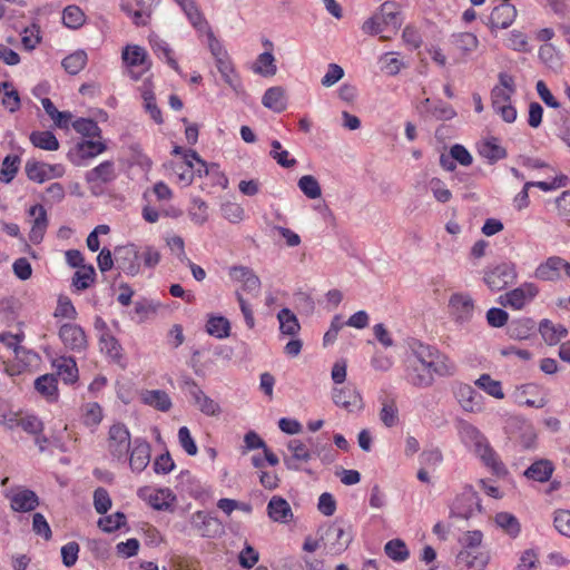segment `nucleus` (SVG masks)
Wrapping results in <instances>:
<instances>
[{
    "instance_id": "nucleus-17",
    "label": "nucleus",
    "mask_w": 570,
    "mask_h": 570,
    "mask_svg": "<svg viewBox=\"0 0 570 570\" xmlns=\"http://www.w3.org/2000/svg\"><path fill=\"white\" fill-rule=\"evenodd\" d=\"M515 17V7L509 3L508 0H503L501 4L493 8L489 18V26L491 29H507L512 24Z\"/></svg>"
},
{
    "instance_id": "nucleus-45",
    "label": "nucleus",
    "mask_w": 570,
    "mask_h": 570,
    "mask_svg": "<svg viewBox=\"0 0 570 570\" xmlns=\"http://www.w3.org/2000/svg\"><path fill=\"white\" fill-rule=\"evenodd\" d=\"M474 384L495 399H503L504 393L499 381L492 380L489 374H482Z\"/></svg>"
},
{
    "instance_id": "nucleus-14",
    "label": "nucleus",
    "mask_w": 570,
    "mask_h": 570,
    "mask_svg": "<svg viewBox=\"0 0 570 570\" xmlns=\"http://www.w3.org/2000/svg\"><path fill=\"white\" fill-rule=\"evenodd\" d=\"M332 399L337 406L343 407L347 412H356L363 409L362 397L352 386L334 389Z\"/></svg>"
},
{
    "instance_id": "nucleus-26",
    "label": "nucleus",
    "mask_w": 570,
    "mask_h": 570,
    "mask_svg": "<svg viewBox=\"0 0 570 570\" xmlns=\"http://www.w3.org/2000/svg\"><path fill=\"white\" fill-rule=\"evenodd\" d=\"M150 461V445L146 441L136 440L131 450L129 464L132 471L141 472Z\"/></svg>"
},
{
    "instance_id": "nucleus-1",
    "label": "nucleus",
    "mask_w": 570,
    "mask_h": 570,
    "mask_svg": "<svg viewBox=\"0 0 570 570\" xmlns=\"http://www.w3.org/2000/svg\"><path fill=\"white\" fill-rule=\"evenodd\" d=\"M405 379L416 387L432 385L435 376H452L456 367L450 358H405Z\"/></svg>"
},
{
    "instance_id": "nucleus-10",
    "label": "nucleus",
    "mask_w": 570,
    "mask_h": 570,
    "mask_svg": "<svg viewBox=\"0 0 570 570\" xmlns=\"http://www.w3.org/2000/svg\"><path fill=\"white\" fill-rule=\"evenodd\" d=\"M130 448V433L127 428L117 423L114 424L109 430L108 438V450L112 456L117 459H124Z\"/></svg>"
},
{
    "instance_id": "nucleus-47",
    "label": "nucleus",
    "mask_w": 570,
    "mask_h": 570,
    "mask_svg": "<svg viewBox=\"0 0 570 570\" xmlns=\"http://www.w3.org/2000/svg\"><path fill=\"white\" fill-rule=\"evenodd\" d=\"M62 21L70 29H78L85 22V13L77 6H68L63 10Z\"/></svg>"
},
{
    "instance_id": "nucleus-23",
    "label": "nucleus",
    "mask_w": 570,
    "mask_h": 570,
    "mask_svg": "<svg viewBox=\"0 0 570 570\" xmlns=\"http://www.w3.org/2000/svg\"><path fill=\"white\" fill-rule=\"evenodd\" d=\"M568 262L558 256L549 257L544 263L540 264L534 275L542 281H556L560 276L561 268H567Z\"/></svg>"
},
{
    "instance_id": "nucleus-42",
    "label": "nucleus",
    "mask_w": 570,
    "mask_h": 570,
    "mask_svg": "<svg viewBox=\"0 0 570 570\" xmlns=\"http://www.w3.org/2000/svg\"><path fill=\"white\" fill-rule=\"evenodd\" d=\"M95 275L96 272L92 265L81 266L73 275L72 285L78 291H83L94 283Z\"/></svg>"
},
{
    "instance_id": "nucleus-31",
    "label": "nucleus",
    "mask_w": 570,
    "mask_h": 570,
    "mask_svg": "<svg viewBox=\"0 0 570 570\" xmlns=\"http://www.w3.org/2000/svg\"><path fill=\"white\" fill-rule=\"evenodd\" d=\"M456 396L465 411L473 412L481 407L480 400L482 396L471 385L461 384L458 387Z\"/></svg>"
},
{
    "instance_id": "nucleus-61",
    "label": "nucleus",
    "mask_w": 570,
    "mask_h": 570,
    "mask_svg": "<svg viewBox=\"0 0 570 570\" xmlns=\"http://www.w3.org/2000/svg\"><path fill=\"white\" fill-rule=\"evenodd\" d=\"M94 507L99 514H105L111 507L109 493L104 488H98L94 492Z\"/></svg>"
},
{
    "instance_id": "nucleus-57",
    "label": "nucleus",
    "mask_w": 570,
    "mask_h": 570,
    "mask_svg": "<svg viewBox=\"0 0 570 570\" xmlns=\"http://www.w3.org/2000/svg\"><path fill=\"white\" fill-rule=\"evenodd\" d=\"M126 521V517L122 512H116L112 514H109L107 517L100 518L98 521V527L107 532L110 533L117 529H119Z\"/></svg>"
},
{
    "instance_id": "nucleus-51",
    "label": "nucleus",
    "mask_w": 570,
    "mask_h": 570,
    "mask_svg": "<svg viewBox=\"0 0 570 570\" xmlns=\"http://www.w3.org/2000/svg\"><path fill=\"white\" fill-rule=\"evenodd\" d=\"M77 149L82 158H92L104 153L106 145L99 140L85 139L77 144Z\"/></svg>"
},
{
    "instance_id": "nucleus-64",
    "label": "nucleus",
    "mask_w": 570,
    "mask_h": 570,
    "mask_svg": "<svg viewBox=\"0 0 570 570\" xmlns=\"http://www.w3.org/2000/svg\"><path fill=\"white\" fill-rule=\"evenodd\" d=\"M20 428L29 434L38 435L43 431V423L36 415H24L21 416Z\"/></svg>"
},
{
    "instance_id": "nucleus-50",
    "label": "nucleus",
    "mask_w": 570,
    "mask_h": 570,
    "mask_svg": "<svg viewBox=\"0 0 570 570\" xmlns=\"http://www.w3.org/2000/svg\"><path fill=\"white\" fill-rule=\"evenodd\" d=\"M141 97L144 99L145 110L149 114L150 118L156 124H163L164 119H163L161 110L159 109V107L156 104V98H155L154 92L150 89H144Z\"/></svg>"
},
{
    "instance_id": "nucleus-39",
    "label": "nucleus",
    "mask_w": 570,
    "mask_h": 570,
    "mask_svg": "<svg viewBox=\"0 0 570 570\" xmlns=\"http://www.w3.org/2000/svg\"><path fill=\"white\" fill-rule=\"evenodd\" d=\"M384 551L389 558L396 562H403L410 557V551L401 539H393L386 542Z\"/></svg>"
},
{
    "instance_id": "nucleus-8",
    "label": "nucleus",
    "mask_w": 570,
    "mask_h": 570,
    "mask_svg": "<svg viewBox=\"0 0 570 570\" xmlns=\"http://www.w3.org/2000/svg\"><path fill=\"white\" fill-rule=\"evenodd\" d=\"M190 524L204 538H217L225 531L223 523L216 517L204 511L193 513Z\"/></svg>"
},
{
    "instance_id": "nucleus-36",
    "label": "nucleus",
    "mask_w": 570,
    "mask_h": 570,
    "mask_svg": "<svg viewBox=\"0 0 570 570\" xmlns=\"http://www.w3.org/2000/svg\"><path fill=\"white\" fill-rule=\"evenodd\" d=\"M206 332L217 338L229 336L230 323L224 316H209L206 323Z\"/></svg>"
},
{
    "instance_id": "nucleus-58",
    "label": "nucleus",
    "mask_w": 570,
    "mask_h": 570,
    "mask_svg": "<svg viewBox=\"0 0 570 570\" xmlns=\"http://www.w3.org/2000/svg\"><path fill=\"white\" fill-rule=\"evenodd\" d=\"M223 216L233 224H238L244 219V208L235 202H226L222 205Z\"/></svg>"
},
{
    "instance_id": "nucleus-43",
    "label": "nucleus",
    "mask_w": 570,
    "mask_h": 570,
    "mask_svg": "<svg viewBox=\"0 0 570 570\" xmlns=\"http://www.w3.org/2000/svg\"><path fill=\"white\" fill-rule=\"evenodd\" d=\"M297 186L301 191L311 199H316L322 195L320 183L312 175L302 176L297 181Z\"/></svg>"
},
{
    "instance_id": "nucleus-48",
    "label": "nucleus",
    "mask_w": 570,
    "mask_h": 570,
    "mask_svg": "<svg viewBox=\"0 0 570 570\" xmlns=\"http://www.w3.org/2000/svg\"><path fill=\"white\" fill-rule=\"evenodd\" d=\"M495 523L513 538L517 537L520 532V523L518 519L511 513H498L495 515Z\"/></svg>"
},
{
    "instance_id": "nucleus-7",
    "label": "nucleus",
    "mask_w": 570,
    "mask_h": 570,
    "mask_svg": "<svg viewBox=\"0 0 570 570\" xmlns=\"http://www.w3.org/2000/svg\"><path fill=\"white\" fill-rule=\"evenodd\" d=\"M320 540L324 542L328 553L340 554L350 546L352 535L344 528L333 523L321 533Z\"/></svg>"
},
{
    "instance_id": "nucleus-52",
    "label": "nucleus",
    "mask_w": 570,
    "mask_h": 570,
    "mask_svg": "<svg viewBox=\"0 0 570 570\" xmlns=\"http://www.w3.org/2000/svg\"><path fill=\"white\" fill-rule=\"evenodd\" d=\"M20 163V157L17 155H8L3 159L1 167L2 181L9 184L14 178L19 170Z\"/></svg>"
},
{
    "instance_id": "nucleus-35",
    "label": "nucleus",
    "mask_w": 570,
    "mask_h": 570,
    "mask_svg": "<svg viewBox=\"0 0 570 570\" xmlns=\"http://www.w3.org/2000/svg\"><path fill=\"white\" fill-rule=\"evenodd\" d=\"M452 43L463 56H468L479 47V39L474 33L460 32L452 36Z\"/></svg>"
},
{
    "instance_id": "nucleus-38",
    "label": "nucleus",
    "mask_w": 570,
    "mask_h": 570,
    "mask_svg": "<svg viewBox=\"0 0 570 570\" xmlns=\"http://www.w3.org/2000/svg\"><path fill=\"white\" fill-rule=\"evenodd\" d=\"M122 60L130 67L142 66L147 60V51L137 45H128L122 50Z\"/></svg>"
},
{
    "instance_id": "nucleus-21",
    "label": "nucleus",
    "mask_w": 570,
    "mask_h": 570,
    "mask_svg": "<svg viewBox=\"0 0 570 570\" xmlns=\"http://www.w3.org/2000/svg\"><path fill=\"white\" fill-rule=\"evenodd\" d=\"M189 394L191 395L194 403L198 406L199 411L208 416H217L220 413V406L217 402L206 395L197 384L188 383Z\"/></svg>"
},
{
    "instance_id": "nucleus-49",
    "label": "nucleus",
    "mask_w": 570,
    "mask_h": 570,
    "mask_svg": "<svg viewBox=\"0 0 570 570\" xmlns=\"http://www.w3.org/2000/svg\"><path fill=\"white\" fill-rule=\"evenodd\" d=\"M24 171L27 177L35 183L42 184L48 180L45 163L30 159L24 165Z\"/></svg>"
},
{
    "instance_id": "nucleus-20",
    "label": "nucleus",
    "mask_w": 570,
    "mask_h": 570,
    "mask_svg": "<svg viewBox=\"0 0 570 570\" xmlns=\"http://www.w3.org/2000/svg\"><path fill=\"white\" fill-rule=\"evenodd\" d=\"M375 16L379 18L380 22H382L384 30L392 27L396 32L402 24L401 11L396 2L385 1L381 4L380 10Z\"/></svg>"
},
{
    "instance_id": "nucleus-15",
    "label": "nucleus",
    "mask_w": 570,
    "mask_h": 570,
    "mask_svg": "<svg viewBox=\"0 0 570 570\" xmlns=\"http://www.w3.org/2000/svg\"><path fill=\"white\" fill-rule=\"evenodd\" d=\"M117 268L128 275L139 272L138 252L134 245L118 247L115 253Z\"/></svg>"
},
{
    "instance_id": "nucleus-13",
    "label": "nucleus",
    "mask_w": 570,
    "mask_h": 570,
    "mask_svg": "<svg viewBox=\"0 0 570 570\" xmlns=\"http://www.w3.org/2000/svg\"><path fill=\"white\" fill-rule=\"evenodd\" d=\"M287 450L291 455L284 456V464L288 470L298 471L301 463H306L312 459V450L302 440H291L287 443Z\"/></svg>"
},
{
    "instance_id": "nucleus-16",
    "label": "nucleus",
    "mask_w": 570,
    "mask_h": 570,
    "mask_svg": "<svg viewBox=\"0 0 570 570\" xmlns=\"http://www.w3.org/2000/svg\"><path fill=\"white\" fill-rule=\"evenodd\" d=\"M31 220L29 238L33 244H39L48 227L47 212L42 205H33L28 210Z\"/></svg>"
},
{
    "instance_id": "nucleus-6",
    "label": "nucleus",
    "mask_w": 570,
    "mask_h": 570,
    "mask_svg": "<svg viewBox=\"0 0 570 570\" xmlns=\"http://www.w3.org/2000/svg\"><path fill=\"white\" fill-rule=\"evenodd\" d=\"M481 510L479 494L471 485L464 487L452 504V514L462 519H469Z\"/></svg>"
},
{
    "instance_id": "nucleus-40",
    "label": "nucleus",
    "mask_w": 570,
    "mask_h": 570,
    "mask_svg": "<svg viewBox=\"0 0 570 570\" xmlns=\"http://www.w3.org/2000/svg\"><path fill=\"white\" fill-rule=\"evenodd\" d=\"M480 155L491 163L503 159L507 156L505 149L498 144L495 138L484 141L480 147Z\"/></svg>"
},
{
    "instance_id": "nucleus-46",
    "label": "nucleus",
    "mask_w": 570,
    "mask_h": 570,
    "mask_svg": "<svg viewBox=\"0 0 570 570\" xmlns=\"http://www.w3.org/2000/svg\"><path fill=\"white\" fill-rule=\"evenodd\" d=\"M87 62V53L85 51H76L62 60V66L70 75H77L81 71Z\"/></svg>"
},
{
    "instance_id": "nucleus-34",
    "label": "nucleus",
    "mask_w": 570,
    "mask_h": 570,
    "mask_svg": "<svg viewBox=\"0 0 570 570\" xmlns=\"http://www.w3.org/2000/svg\"><path fill=\"white\" fill-rule=\"evenodd\" d=\"M253 71L263 77H273L277 72L275 65V58L271 51L261 53L255 63L253 65Z\"/></svg>"
},
{
    "instance_id": "nucleus-44",
    "label": "nucleus",
    "mask_w": 570,
    "mask_h": 570,
    "mask_svg": "<svg viewBox=\"0 0 570 570\" xmlns=\"http://www.w3.org/2000/svg\"><path fill=\"white\" fill-rule=\"evenodd\" d=\"M277 317L282 333L294 335L299 330V324L296 316L288 308L281 309Z\"/></svg>"
},
{
    "instance_id": "nucleus-62",
    "label": "nucleus",
    "mask_w": 570,
    "mask_h": 570,
    "mask_svg": "<svg viewBox=\"0 0 570 570\" xmlns=\"http://www.w3.org/2000/svg\"><path fill=\"white\" fill-rule=\"evenodd\" d=\"M406 350L405 354H411L412 356H432L433 352L429 345H424L422 342L414 337H410L405 341Z\"/></svg>"
},
{
    "instance_id": "nucleus-30",
    "label": "nucleus",
    "mask_w": 570,
    "mask_h": 570,
    "mask_svg": "<svg viewBox=\"0 0 570 570\" xmlns=\"http://www.w3.org/2000/svg\"><path fill=\"white\" fill-rule=\"evenodd\" d=\"M141 401L154 409L167 412L171 407L169 395L161 390H146L141 393Z\"/></svg>"
},
{
    "instance_id": "nucleus-28",
    "label": "nucleus",
    "mask_w": 570,
    "mask_h": 570,
    "mask_svg": "<svg viewBox=\"0 0 570 570\" xmlns=\"http://www.w3.org/2000/svg\"><path fill=\"white\" fill-rule=\"evenodd\" d=\"M56 377H60L66 384H72L78 380V367L75 358H53Z\"/></svg>"
},
{
    "instance_id": "nucleus-56",
    "label": "nucleus",
    "mask_w": 570,
    "mask_h": 570,
    "mask_svg": "<svg viewBox=\"0 0 570 570\" xmlns=\"http://www.w3.org/2000/svg\"><path fill=\"white\" fill-rule=\"evenodd\" d=\"M190 219L196 225H204L208 220V206L207 204L199 199L195 198L193 200V207L189 210Z\"/></svg>"
},
{
    "instance_id": "nucleus-60",
    "label": "nucleus",
    "mask_w": 570,
    "mask_h": 570,
    "mask_svg": "<svg viewBox=\"0 0 570 570\" xmlns=\"http://www.w3.org/2000/svg\"><path fill=\"white\" fill-rule=\"evenodd\" d=\"M308 442L313 448L312 454L313 453L316 454L322 460V462H324L326 464L334 462L335 454L330 444H327V443L321 444L318 442H314V440L312 438L308 439Z\"/></svg>"
},
{
    "instance_id": "nucleus-37",
    "label": "nucleus",
    "mask_w": 570,
    "mask_h": 570,
    "mask_svg": "<svg viewBox=\"0 0 570 570\" xmlns=\"http://www.w3.org/2000/svg\"><path fill=\"white\" fill-rule=\"evenodd\" d=\"M30 141L37 148L53 151L59 148V141L51 131H32Z\"/></svg>"
},
{
    "instance_id": "nucleus-19",
    "label": "nucleus",
    "mask_w": 570,
    "mask_h": 570,
    "mask_svg": "<svg viewBox=\"0 0 570 570\" xmlns=\"http://www.w3.org/2000/svg\"><path fill=\"white\" fill-rule=\"evenodd\" d=\"M449 306L456 321H469L474 311V302L469 294L456 293L450 298Z\"/></svg>"
},
{
    "instance_id": "nucleus-59",
    "label": "nucleus",
    "mask_w": 570,
    "mask_h": 570,
    "mask_svg": "<svg viewBox=\"0 0 570 570\" xmlns=\"http://www.w3.org/2000/svg\"><path fill=\"white\" fill-rule=\"evenodd\" d=\"M553 524L560 534L570 538V510H557L554 512Z\"/></svg>"
},
{
    "instance_id": "nucleus-11",
    "label": "nucleus",
    "mask_w": 570,
    "mask_h": 570,
    "mask_svg": "<svg viewBox=\"0 0 570 570\" xmlns=\"http://www.w3.org/2000/svg\"><path fill=\"white\" fill-rule=\"evenodd\" d=\"M474 434V451L475 454L482 460V462L491 468L495 473H500L504 470V465L498 459L497 453L490 446L487 439L476 430L472 429Z\"/></svg>"
},
{
    "instance_id": "nucleus-32",
    "label": "nucleus",
    "mask_w": 570,
    "mask_h": 570,
    "mask_svg": "<svg viewBox=\"0 0 570 570\" xmlns=\"http://www.w3.org/2000/svg\"><path fill=\"white\" fill-rule=\"evenodd\" d=\"M86 181L89 184H107L115 178V168L111 161H104L86 173Z\"/></svg>"
},
{
    "instance_id": "nucleus-27",
    "label": "nucleus",
    "mask_w": 570,
    "mask_h": 570,
    "mask_svg": "<svg viewBox=\"0 0 570 570\" xmlns=\"http://www.w3.org/2000/svg\"><path fill=\"white\" fill-rule=\"evenodd\" d=\"M262 104L264 107L275 112L284 111L287 108V97L285 89L281 86L268 88L262 98Z\"/></svg>"
},
{
    "instance_id": "nucleus-4",
    "label": "nucleus",
    "mask_w": 570,
    "mask_h": 570,
    "mask_svg": "<svg viewBox=\"0 0 570 570\" xmlns=\"http://www.w3.org/2000/svg\"><path fill=\"white\" fill-rule=\"evenodd\" d=\"M174 171L184 185L188 186L193 183L194 176H203L208 174L207 164L199 157L195 150H187L184 154V161L174 165Z\"/></svg>"
},
{
    "instance_id": "nucleus-54",
    "label": "nucleus",
    "mask_w": 570,
    "mask_h": 570,
    "mask_svg": "<svg viewBox=\"0 0 570 570\" xmlns=\"http://www.w3.org/2000/svg\"><path fill=\"white\" fill-rule=\"evenodd\" d=\"M180 8L184 10L193 26L196 27L198 30H205L208 27L195 0L188 1Z\"/></svg>"
},
{
    "instance_id": "nucleus-63",
    "label": "nucleus",
    "mask_w": 570,
    "mask_h": 570,
    "mask_svg": "<svg viewBox=\"0 0 570 570\" xmlns=\"http://www.w3.org/2000/svg\"><path fill=\"white\" fill-rule=\"evenodd\" d=\"M102 419V410L98 403H88L85 406L83 423L87 426H96Z\"/></svg>"
},
{
    "instance_id": "nucleus-53",
    "label": "nucleus",
    "mask_w": 570,
    "mask_h": 570,
    "mask_svg": "<svg viewBox=\"0 0 570 570\" xmlns=\"http://www.w3.org/2000/svg\"><path fill=\"white\" fill-rule=\"evenodd\" d=\"M0 87L4 90V96L2 98V105L10 111L14 112L20 108V97L16 89L12 88V85L8 81H3Z\"/></svg>"
},
{
    "instance_id": "nucleus-22",
    "label": "nucleus",
    "mask_w": 570,
    "mask_h": 570,
    "mask_svg": "<svg viewBox=\"0 0 570 570\" xmlns=\"http://www.w3.org/2000/svg\"><path fill=\"white\" fill-rule=\"evenodd\" d=\"M59 336L62 343L72 351H80L86 345V335L76 324H65L60 327Z\"/></svg>"
},
{
    "instance_id": "nucleus-25",
    "label": "nucleus",
    "mask_w": 570,
    "mask_h": 570,
    "mask_svg": "<svg viewBox=\"0 0 570 570\" xmlns=\"http://www.w3.org/2000/svg\"><path fill=\"white\" fill-rule=\"evenodd\" d=\"M554 471V464L548 459H539L534 461L524 472L523 475L537 482H548Z\"/></svg>"
},
{
    "instance_id": "nucleus-55",
    "label": "nucleus",
    "mask_w": 570,
    "mask_h": 570,
    "mask_svg": "<svg viewBox=\"0 0 570 570\" xmlns=\"http://www.w3.org/2000/svg\"><path fill=\"white\" fill-rule=\"evenodd\" d=\"M72 127L77 132L81 134L83 137H100L101 130L97 122L91 119L80 118L72 124Z\"/></svg>"
},
{
    "instance_id": "nucleus-29",
    "label": "nucleus",
    "mask_w": 570,
    "mask_h": 570,
    "mask_svg": "<svg viewBox=\"0 0 570 570\" xmlns=\"http://www.w3.org/2000/svg\"><path fill=\"white\" fill-rule=\"evenodd\" d=\"M58 380L56 374L48 373L39 376L35 381V389L49 402H56L58 400Z\"/></svg>"
},
{
    "instance_id": "nucleus-18",
    "label": "nucleus",
    "mask_w": 570,
    "mask_h": 570,
    "mask_svg": "<svg viewBox=\"0 0 570 570\" xmlns=\"http://www.w3.org/2000/svg\"><path fill=\"white\" fill-rule=\"evenodd\" d=\"M9 498L10 507L16 512H30L39 505V497L29 489L19 488Z\"/></svg>"
},
{
    "instance_id": "nucleus-5",
    "label": "nucleus",
    "mask_w": 570,
    "mask_h": 570,
    "mask_svg": "<svg viewBox=\"0 0 570 570\" xmlns=\"http://www.w3.org/2000/svg\"><path fill=\"white\" fill-rule=\"evenodd\" d=\"M518 273L513 263H501L484 271L483 281L491 291H502L517 281Z\"/></svg>"
},
{
    "instance_id": "nucleus-2",
    "label": "nucleus",
    "mask_w": 570,
    "mask_h": 570,
    "mask_svg": "<svg viewBox=\"0 0 570 570\" xmlns=\"http://www.w3.org/2000/svg\"><path fill=\"white\" fill-rule=\"evenodd\" d=\"M483 533L480 530L466 531L459 539L462 549L456 554V562L469 569L483 570L489 556L482 551Z\"/></svg>"
},
{
    "instance_id": "nucleus-41",
    "label": "nucleus",
    "mask_w": 570,
    "mask_h": 570,
    "mask_svg": "<svg viewBox=\"0 0 570 570\" xmlns=\"http://www.w3.org/2000/svg\"><path fill=\"white\" fill-rule=\"evenodd\" d=\"M380 420L387 428H392L399 423V410L394 400L384 399L382 401Z\"/></svg>"
},
{
    "instance_id": "nucleus-3",
    "label": "nucleus",
    "mask_w": 570,
    "mask_h": 570,
    "mask_svg": "<svg viewBox=\"0 0 570 570\" xmlns=\"http://www.w3.org/2000/svg\"><path fill=\"white\" fill-rule=\"evenodd\" d=\"M499 83L491 91L492 108L505 122L517 119V110L511 105V97L515 92L514 78L505 72H500Z\"/></svg>"
},
{
    "instance_id": "nucleus-9",
    "label": "nucleus",
    "mask_w": 570,
    "mask_h": 570,
    "mask_svg": "<svg viewBox=\"0 0 570 570\" xmlns=\"http://www.w3.org/2000/svg\"><path fill=\"white\" fill-rule=\"evenodd\" d=\"M539 293L533 283H524L521 286L500 296V304L521 309L528 302L532 301Z\"/></svg>"
},
{
    "instance_id": "nucleus-33",
    "label": "nucleus",
    "mask_w": 570,
    "mask_h": 570,
    "mask_svg": "<svg viewBox=\"0 0 570 570\" xmlns=\"http://www.w3.org/2000/svg\"><path fill=\"white\" fill-rule=\"evenodd\" d=\"M539 331L543 340L549 345H556L567 335L566 327L562 325H556L548 320H544L540 323Z\"/></svg>"
},
{
    "instance_id": "nucleus-24",
    "label": "nucleus",
    "mask_w": 570,
    "mask_h": 570,
    "mask_svg": "<svg viewBox=\"0 0 570 570\" xmlns=\"http://www.w3.org/2000/svg\"><path fill=\"white\" fill-rule=\"evenodd\" d=\"M268 517L279 523H288L293 519V511L288 502L282 497H273L267 504Z\"/></svg>"
},
{
    "instance_id": "nucleus-12",
    "label": "nucleus",
    "mask_w": 570,
    "mask_h": 570,
    "mask_svg": "<svg viewBox=\"0 0 570 570\" xmlns=\"http://www.w3.org/2000/svg\"><path fill=\"white\" fill-rule=\"evenodd\" d=\"M229 277L242 284V288L254 296H257L261 289V279L253 269L246 266H233L229 268Z\"/></svg>"
}]
</instances>
